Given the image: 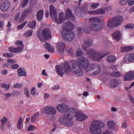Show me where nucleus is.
I'll use <instances>...</instances> for the list:
<instances>
[{"instance_id": "obj_1", "label": "nucleus", "mask_w": 134, "mask_h": 134, "mask_svg": "<svg viewBox=\"0 0 134 134\" xmlns=\"http://www.w3.org/2000/svg\"><path fill=\"white\" fill-rule=\"evenodd\" d=\"M76 118V120L79 121H83L88 118V116L77 111L75 108H69L65 114L59 119L60 122L64 126L69 127L74 125L72 120Z\"/></svg>"}, {"instance_id": "obj_2", "label": "nucleus", "mask_w": 134, "mask_h": 134, "mask_svg": "<svg viewBox=\"0 0 134 134\" xmlns=\"http://www.w3.org/2000/svg\"><path fill=\"white\" fill-rule=\"evenodd\" d=\"M82 48L84 51H86V54L87 57L95 61H100L102 58L107 55L96 51L92 48L88 49V47L84 45L82 46Z\"/></svg>"}, {"instance_id": "obj_3", "label": "nucleus", "mask_w": 134, "mask_h": 134, "mask_svg": "<svg viewBox=\"0 0 134 134\" xmlns=\"http://www.w3.org/2000/svg\"><path fill=\"white\" fill-rule=\"evenodd\" d=\"M105 123L103 122L97 120H94L91 122L89 130L91 133L94 134H100L102 132L101 129L105 126Z\"/></svg>"}, {"instance_id": "obj_4", "label": "nucleus", "mask_w": 134, "mask_h": 134, "mask_svg": "<svg viewBox=\"0 0 134 134\" xmlns=\"http://www.w3.org/2000/svg\"><path fill=\"white\" fill-rule=\"evenodd\" d=\"M123 21V18L121 16L116 15L109 18L107 21L108 26L111 29L117 27L119 26Z\"/></svg>"}, {"instance_id": "obj_5", "label": "nucleus", "mask_w": 134, "mask_h": 134, "mask_svg": "<svg viewBox=\"0 0 134 134\" xmlns=\"http://www.w3.org/2000/svg\"><path fill=\"white\" fill-rule=\"evenodd\" d=\"M89 20L91 22L90 25L91 30L95 31H98L101 30L102 20L97 17H92L90 18Z\"/></svg>"}, {"instance_id": "obj_6", "label": "nucleus", "mask_w": 134, "mask_h": 134, "mask_svg": "<svg viewBox=\"0 0 134 134\" xmlns=\"http://www.w3.org/2000/svg\"><path fill=\"white\" fill-rule=\"evenodd\" d=\"M55 69L57 73L59 76L62 77L64 72L67 74L70 72L71 70V67L68 63L65 62L60 66H56Z\"/></svg>"}, {"instance_id": "obj_7", "label": "nucleus", "mask_w": 134, "mask_h": 134, "mask_svg": "<svg viewBox=\"0 0 134 134\" xmlns=\"http://www.w3.org/2000/svg\"><path fill=\"white\" fill-rule=\"evenodd\" d=\"M75 62L84 69L87 73L90 68V64H89L88 60L87 58L83 57H80Z\"/></svg>"}, {"instance_id": "obj_8", "label": "nucleus", "mask_w": 134, "mask_h": 134, "mask_svg": "<svg viewBox=\"0 0 134 134\" xmlns=\"http://www.w3.org/2000/svg\"><path fill=\"white\" fill-rule=\"evenodd\" d=\"M89 69L87 74L91 76L99 74L101 69L99 65L96 64L90 65Z\"/></svg>"}, {"instance_id": "obj_9", "label": "nucleus", "mask_w": 134, "mask_h": 134, "mask_svg": "<svg viewBox=\"0 0 134 134\" xmlns=\"http://www.w3.org/2000/svg\"><path fill=\"white\" fill-rule=\"evenodd\" d=\"M43 113L48 114L50 119L53 120L54 118V115L56 114V109L52 107H45L43 109Z\"/></svg>"}, {"instance_id": "obj_10", "label": "nucleus", "mask_w": 134, "mask_h": 134, "mask_svg": "<svg viewBox=\"0 0 134 134\" xmlns=\"http://www.w3.org/2000/svg\"><path fill=\"white\" fill-rule=\"evenodd\" d=\"M37 36L40 40L42 41L43 38L47 40L51 38V32L49 29L45 28L43 30L42 32V35L38 31L37 34Z\"/></svg>"}, {"instance_id": "obj_11", "label": "nucleus", "mask_w": 134, "mask_h": 134, "mask_svg": "<svg viewBox=\"0 0 134 134\" xmlns=\"http://www.w3.org/2000/svg\"><path fill=\"white\" fill-rule=\"evenodd\" d=\"M72 69L75 74L78 76H81L83 74L81 67L75 62L72 64Z\"/></svg>"}, {"instance_id": "obj_12", "label": "nucleus", "mask_w": 134, "mask_h": 134, "mask_svg": "<svg viewBox=\"0 0 134 134\" xmlns=\"http://www.w3.org/2000/svg\"><path fill=\"white\" fill-rule=\"evenodd\" d=\"M64 39L68 41H71L73 40L74 37V33L71 31H66L65 34L62 35Z\"/></svg>"}, {"instance_id": "obj_13", "label": "nucleus", "mask_w": 134, "mask_h": 134, "mask_svg": "<svg viewBox=\"0 0 134 134\" xmlns=\"http://www.w3.org/2000/svg\"><path fill=\"white\" fill-rule=\"evenodd\" d=\"M55 17V19L53 20L59 24H61L67 19L64 15V13L63 12H61L59 14L58 19V18L57 15Z\"/></svg>"}, {"instance_id": "obj_14", "label": "nucleus", "mask_w": 134, "mask_h": 134, "mask_svg": "<svg viewBox=\"0 0 134 134\" xmlns=\"http://www.w3.org/2000/svg\"><path fill=\"white\" fill-rule=\"evenodd\" d=\"M69 106L64 103L61 104H58L57 105L56 109L60 113H63L67 111L69 109H68Z\"/></svg>"}, {"instance_id": "obj_15", "label": "nucleus", "mask_w": 134, "mask_h": 134, "mask_svg": "<svg viewBox=\"0 0 134 134\" xmlns=\"http://www.w3.org/2000/svg\"><path fill=\"white\" fill-rule=\"evenodd\" d=\"M62 29L65 31H71L74 27V25L69 21L65 22L63 24Z\"/></svg>"}, {"instance_id": "obj_16", "label": "nucleus", "mask_w": 134, "mask_h": 134, "mask_svg": "<svg viewBox=\"0 0 134 134\" xmlns=\"http://www.w3.org/2000/svg\"><path fill=\"white\" fill-rule=\"evenodd\" d=\"M134 61V54H130L125 56L123 59V62L125 63H129Z\"/></svg>"}, {"instance_id": "obj_17", "label": "nucleus", "mask_w": 134, "mask_h": 134, "mask_svg": "<svg viewBox=\"0 0 134 134\" xmlns=\"http://www.w3.org/2000/svg\"><path fill=\"white\" fill-rule=\"evenodd\" d=\"M65 47V44L62 42H58L57 44V50L59 53L61 54L64 53Z\"/></svg>"}, {"instance_id": "obj_18", "label": "nucleus", "mask_w": 134, "mask_h": 134, "mask_svg": "<svg viewBox=\"0 0 134 134\" xmlns=\"http://www.w3.org/2000/svg\"><path fill=\"white\" fill-rule=\"evenodd\" d=\"M10 5V3L8 1H4L1 5V10L3 12L7 11L9 9Z\"/></svg>"}, {"instance_id": "obj_19", "label": "nucleus", "mask_w": 134, "mask_h": 134, "mask_svg": "<svg viewBox=\"0 0 134 134\" xmlns=\"http://www.w3.org/2000/svg\"><path fill=\"white\" fill-rule=\"evenodd\" d=\"M65 16L67 18H69L72 20L75 19V18L72 13L71 10L69 8H67L65 11Z\"/></svg>"}, {"instance_id": "obj_20", "label": "nucleus", "mask_w": 134, "mask_h": 134, "mask_svg": "<svg viewBox=\"0 0 134 134\" xmlns=\"http://www.w3.org/2000/svg\"><path fill=\"white\" fill-rule=\"evenodd\" d=\"M50 14L52 19H54L55 17L56 16L57 14L56 10L53 5H51L49 7Z\"/></svg>"}, {"instance_id": "obj_21", "label": "nucleus", "mask_w": 134, "mask_h": 134, "mask_svg": "<svg viewBox=\"0 0 134 134\" xmlns=\"http://www.w3.org/2000/svg\"><path fill=\"white\" fill-rule=\"evenodd\" d=\"M119 84V82L117 80L115 79H113L110 81L109 86L110 87L113 88L117 87Z\"/></svg>"}, {"instance_id": "obj_22", "label": "nucleus", "mask_w": 134, "mask_h": 134, "mask_svg": "<svg viewBox=\"0 0 134 134\" xmlns=\"http://www.w3.org/2000/svg\"><path fill=\"white\" fill-rule=\"evenodd\" d=\"M120 32L118 30L115 31L113 34L112 36L113 38L116 40L119 41L120 39Z\"/></svg>"}, {"instance_id": "obj_23", "label": "nucleus", "mask_w": 134, "mask_h": 134, "mask_svg": "<svg viewBox=\"0 0 134 134\" xmlns=\"http://www.w3.org/2000/svg\"><path fill=\"white\" fill-rule=\"evenodd\" d=\"M134 48V47L131 46L122 47L121 48V51L122 52H127L132 50Z\"/></svg>"}, {"instance_id": "obj_24", "label": "nucleus", "mask_w": 134, "mask_h": 134, "mask_svg": "<svg viewBox=\"0 0 134 134\" xmlns=\"http://www.w3.org/2000/svg\"><path fill=\"white\" fill-rule=\"evenodd\" d=\"M125 78L127 80H130L134 79L132 71L127 72L125 75Z\"/></svg>"}, {"instance_id": "obj_25", "label": "nucleus", "mask_w": 134, "mask_h": 134, "mask_svg": "<svg viewBox=\"0 0 134 134\" xmlns=\"http://www.w3.org/2000/svg\"><path fill=\"white\" fill-rule=\"evenodd\" d=\"M44 46L45 49L49 52L52 53L54 52V49L52 46L49 44L46 43L44 45Z\"/></svg>"}, {"instance_id": "obj_26", "label": "nucleus", "mask_w": 134, "mask_h": 134, "mask_svg": "<svg viewBox=\"0 0 134 134\" xmlns=\"http://www.w3.org/2000/svg\"><path fill=\"white\" fill-rule=\"evenodd\" d=\"M43 14V12L42 10L38 11L37 13L36 16L37 19L39 21H41Z\"/></svg>"}, {"instance_id": "obj_27", "label": "nucleus", "mask_w": 134, "mask_h": 134, "mask_svg": "<svg viewBox=\"0 0 134 134\" xmlns=\"http://www.w3.org/2000/svg\"><path fill=\"white\" fill-rule=\"evenodd\" d=\"M36 21L33 20L28 22L27 26L31 29H34L36 27Z\"/></svg>"}, {"instance_id": "obj_28", "label": "nucleus", "mask_w": 134, "mask_h": 134, "mask_svg": "<svg viewBox=\"0 0 134 134\" xmlns=\"http://www.w3.org/2000/svg\"><path fill=\"white\" fill-rule=\"evenodd\" d=\"M88 4L85 2L81 8V10L83 13H87L88 11Z\"/></svg>"}, {"instance_id": "obj_29", "label": "nucleus", "mask_w": 134, "mask_h": 134, "mask_svg": "<svg viewBox=\"0 0 134 134\" xmlns=\"http://www.w3.org/2000/svg\"><path fill=\"white\" fill-rule=\"evenodd\" d=\"M116 58L114 55H111L108 56L107 58V62L109 63L115 62L116 60Z\"/></svg>"}, {"instance_id": "obj_30", "label": "nucleus", "mask_w": 134, "mask_h": 134, "mask_svg": "<svg viewBox=\"0 0 134 134\" xmlns=\"http://www.w3.org/2000/svg\"><path fill=\"white\" fill-rule=\"evenodd\" d=\"M8 119L4 117L1 120V124L0 125V127L2 129H3L4 127V125L8 121Z\"/></svg>"}, {"instance_id": "obj_31", "label": "nucleus", "mask_w": 134, "mask_h": 134, "mask_svg": "<svg viewBox=\"0 0 134 134\" xmlns=\"http://www.w3.org/2000/svg\"><path fill=\"white\" fill-rule=\"evenodd\" d=\"M22 118L20 117L17 123V127L19 129H21L22 128V125L23 124Z\"/></svg>"}, {"instance_id": "obj_32", "label": "nucleus", "mask_w": 134, "mask_h": 134, "mask_svg": "<svg viewBox=\"0 0 134 134\" xmlns=\"http://www.w3.org/2000/svg\"><path fill=\"white\" fill-rule=\"evenodd\" d=\"M83 54V52L82 49L80 48H78L76 49V55L78 57L82 56Z\"/></svg>"}, {"instance_id": "obj_33", "label": "nucleus", "mask_w": 134, "mask_h": 134, "mask_svg": "<svg viewBox=\"0 0 134 134\" xmlns=\"http://www.w3.org/2000/svg\"><path fill=\"white\" fill-rule=\"evenodd\" d=\"M107 124L108 126V129L111 131V129L114 128V122L113 121H109L107 122Z\"/></svg>"}, {"instance_id": "obj_34", "label": "nucleus", "mask_w": 134, "mask_h": 134, "mask_svg": "<svg viewBox=\"0 0 134 134\" xmlns=\"http://www.w3.org/2000/svg\"><path fill=\"white\" fill-rule=\"evenodd\" d=\"M32 10L33 9L31 7L27 8L23 12V14H24L26 16L28 14L31 13Z\"/></svg>"}, {"instance_id": "obj_35", "label": "nucleus", "mask_w": 134, "mask_h": 134, "mask_svg": "<svg viewBox=\"0 0 134 134\" xmlns=\"http://www.w3.org/2000/svg\"><path fill=\"white\" fill-rule=\"evenodd\" d=\"M33 32V30H28L24 34V35L27 37H30L32 35Z\"/></svg>"}, {"instance_id": "obj_36", "label": "nucleus", "mask_w": 134, "mask_h": 134, "mask_svg": "<svg viewBox=\"0 0 134 134\" xmlns=\"http://www.w3.org/2000/svg\"><path fill=\"white\" fill-rule=\"evenodd\" d=\"M83 42L85 44L88 46H91L93 44V41L91 39L85 40Z\"/></svg>"}, {"instance_id": "obj_37", "label": "nucleus", "mask_w": 134, "mask_h": 134, "mask_svg": "<svg viewBox=\"0 0 134 134\" xmlns=\"http://www.w3.org/2000/svg\"><path fill=\"white\" fill-rule=\"evenodd\" d=\"M40 114L39 112H37L35 113L31 117V121L32 122H34L36 119L38 117Z\"/></svg>"}, {"instance_id": "obj_38", "label": "nucleus", "mask_w": 134, "mask_h": 134, "mask_svg": "<svg viewBox=\"0 0 134 134\" xmlns=\"http://www.w3.org/2000/svg\"><path fill=\"white\" fill-rule=\"evenodd\" d=\"M24 46H19L17 48H15V53H17L21 52L23 49Z\"/></svg>"}, {"instance_id": "obj_39", "label": "nucleus", "mask_w": 134, "mask_h": 134, "mask_svg": "<svg viewBox=\"0 0 134 134\" xmlns=\"http://www.w3.org/2000/svg\"><path fill=\"white\" fill-rule=\"evenodd\" d=\"M24 93L27 98H29L30 97V91H29V90L27 88L25 87L24 88Z\"/></svg>"}, {"instance_id": "obj_40", "label": "nucleus", "mask_w": 134, "mask_h": 134, "mask_svg": "<svg viewBox=\"0 0 134 134\" xmlns=\"http://www.w3.org/2000/svg\"><path fill=\"white\" fill-rule=\"evenodd\" d=\"M125 27L126 29H133L134 28V24L132 23L126 25Z\"/></svg>"}, {"instance_id": "obj_41", "label": "nucleus", "mask_w": 134, "mask_h": 134, "mask_svg": "<svg viewBox=\"0 0 134 134\" xmlns=\"http://www.w3.org/2000/svg\"><path fill=\"white\" fill-rule=\"evenodd\" d=\"M1 87L4 89L5 90H9L10 87L9 85H6L5 83H2L1 84Z\"/></svg>"}, {"instance_id": "obj_42", "label": "nucleus", "mask_w": 134, "mask_h": 134, "mask_svg": "<svg viewBox=\"0 0 134 134\" xmlns=\"http://www.w3.org/2000/svg\"><path fill=\"white\" fill-rule=\"evenodd\" d=\"M120 73L118 71L114 72L110 74L111 76L115 77L119 76L120 75Z\"/></svg>"}, {"instance_id": "obj_43", "label": "nucleus", "mask_w": 134, "mask_h": 134, "mask_svg": "<svg viewBox=\"0 0 134 134\" xmlns=\"http://www.w3.org/2000/svg\"><path fill=\"white\" fill-rule=\"evenodd\" d=\"M111 131L108 129H106L103 130L102 134H111Z\"/></svg>"}, {"instance_id": "obj_44", "label": "nucleus", "mask_w": 134, "mask_h": 134, "mask_svg": "<svg viewBox=\"0 0 134 134\" xmlns=\"http://www.w3.org/2000/svg\"><path fill=\"white\" fill-rule=\"evenodd\" d=\"M29 0H23L22 2L21 5L22 7H25L28 3Z\"/></svg>"}, {"instance_id": "obj_45", "label": "nucleus", "mask_w": 134, "mask_h": 134, "mask_svg": "<svg viewBox=\"0 0 134 134\" xmlns=\"http://www.w3.org/2000/svg\"><path fill=\"white\" fill-rule=\"evenodd\" d=\"M96 14H105V12L103 9H99L96 10Z\"/></svg>"}, {"instance_id": "obj_46", "label": "nucleus", "mask_w": 134, "mask_h": 134, "mask_svg": "<svg viewBox=\"0 0 134 134\" xmlns=\"http://www.w3.org/2000/svg\"><path fill=\"white\" fill-rule=\"evenodd\" d=\"M129 0H120L119 3L122 5H124L127 4Z\"/></svg>"}, {"instance_id": "obj_47", "label": "nucleus", "mask_w": 134, "mask_h": 134, "mask_svg": "<svg viewBox=\"0 0 134 134\" xmlns=\"http://www.w3.org/2000/svg\"><path fill=\"white\" fill-rule=\"evenodd\" d=\"M35 127L32 125H30L27 129L28 131H32L35 129Z\"/></svg>"}, {"instance_id": "obj_48", "label": "nucleus", "mask_w": 134, "mask_h": 134, "mask_svg": "<svg viewBox=\"0 0 134 134\" xmlns=\"http://www.w3.org/2000/svg\"><path fill=\"white\" fill-rule=\"evenodd\" d=\"M99 5L98 3H93L90 5L91 7L93 9H95Z\"/></svg>"}, {"instance_id": "obj_49", "label": "nucleus", "mask_w": 134, "mask_h": 134, "mask_svg": "<svg viewBox=\"0 0 134 134\" xmlns=\"http://www.w3.org/2000/svg\"><path fill=\"white\" fill-rule=\"evenodd\" d=\"M26 16L24 14H23V13L22 12L20 18L19 19V21L20 22H23L24 19L25 17Z\"/></svg>"}, {"instance_id": "obj_50", "label": "nucleus", "mask_w": 134, "mask_h": 134, "mask_svg": "<svg viewBox=\"0 0 134 134\" xmlns=\"http://www.w3.org/2000/svg\"><path fill=\"white\" fill-rule=\"evenodd\" d=\"M75 12L76 14L78 15V14H80L82 12L81 10V8L78 7L75 9Z\"/></svg>"}, {"instance_id": "obj_51", "label": "nucleus", "mask_w": 134, "mask_h": 134, "mask_svg": "<svg viewBox=\"0 0 134 134\" xmlns=\"http://www.w3.org/2000/svg\"><path fill=\"white\" fill-rule=\"evenodd\" d=\"M127 121L125 120L124 121L121 125V128L122 129H126L127 127V125L126 124Z\"/></svg>"}, {"instance_id": "obj_52", "label": "nucleus", "mask_w": 134, "mask_h": 134, "mask_svg": "<svg viewBox=\"0 0 134 134\" xmlns=\"http://www.w3.org/2000/svg\"><path fill=\"white\" fill-rule=\"evenodd\" d=\"M23 86L22 84L19 83H17L14 85V87L15 88H19Z\"/></svg>"}, {"instance_id": "obj_53", "label": "nucleus", "mask_w": 134, "mask_h": 134, "mask_svg": "<svg viewBox=\"0 0 134 134\" xmlns=\"http://www.w3.org/2000/svg\"><path fill=\"white\" fill-rule=\"evenodd\" d=\"M110 69L112 71H115L117 70V66L114 65H111L110 67Z\"/></svg>"}, {"instance_id": "obj_54", "label": "nucleus", "mask_w": 134, "mask_h": 134, "mask_svg": "<svg viewBox=\"0 0 134 134\" xmlns=\"http://www.w3.org/2000/svg\"><path fill=\"white\" fill-rule=\"evenodd\" d=\"M113 8V6L112 5H108L106 8V9L108 11L111 10Z\"/></svg>"}, {"instance_id": "obj_55", "label": "nucleus", "mask_w": 134, "mask_h": 134, "mask_svg": "<svg viewBox=\"0 0 134 134\" xmlns=\"http://www.w3.org/2000/svg\"><path fill=\"white\" fill-rule=\"evenodd\" d=\"M15 44L17 45H22L23 46V41H20L17 40L14 42Z\"/></svg>"}, {"instance_id": "obj_56", "label": "nucleus", "mask_w": 134, "mask_h": 134, "mask_svg": "<svg viewBox=\"0 0 134 134\" xmlns=\"http://www.w3.org/2000/svg\"><path fill=\"white\" fill-rule=\"evenodd\" d=\"M26 23L27 21L25 22L23 24L18 26V29H22L24 27V26L26 25Z\"/></svg>"}, {"instance_id": "obj_57", "label": "nucleus", "mask_w": 134, "mask_h": 134, "mask_svg": "<svg viewBox=\"0 0 134 134\" xmlns=\"http://www.w3.org/2000/svg\"><path fill=\"white\" fill-rule=\"evenodd\" d=\"M3 56L7 58H10L13 57V54L11 53L4 54H3Z\"/></svg>"}, {"instance_id": "obj_58", "label": "nucleus", "mask_w": 134, "mask_h": 134, "mask_svg": "<svg viewBox=\"0 0 134 134\" xmlns=\"http://www.w3.org/2000/svg\"><path fill=\"white\" fill-rule=\"evenodd\" d=\"M18 74V76L19 77H21L22 76H26V72L23 71V72H21L20 73H19Z\"/></svg>"}, {"instance_id": "obj_59", "label": "nucleus", "mask_w": 134, "mask_h": 134, "mask_svg": "<svg viewBox=\"0 0 134 134\" xmlns=\"http://www.w3.org/2000/svg\"><path fill=\"white\" fill-rule=\"evenodd\" d=\"M77 30L78 33L79 34L82 33L84 31V29L83 28L79 27L77 28Z\"/></svg>"}, {"instance_id": "obj_60", "label": "nucleus", "mask_w": 134, "mask_h": 134, "mask_svg": "<svg viewBox=\"0 0 134 134\" xmlns=\"http://www.w3.org/2000/svg\"><path fill=\"white\" fill-rule=\"evenodd\" d=\"M7 61L8 62L11 63L12 64L16 63V60H13L11 59H8L7 60Z\"/></svg>"}, {"instance_id": "obj_61", "label": "nucleus", "mask_w": 134, "mask_h": 134, "mask_svg": "<svg viewBox=\"0 0 134 134\" xmlns=\"http://www.w3.org/2000/svg\"><path fill=\"white\" fill-rule=\"evenodd\" d=\"M19 67V65L17 64H15L12 65L11 66V68L12 69H17Z\"/></svg>"}, {"instance_id": "obj_62", "label": "nucleus", "mask_w": 134, "mask_h": 134, "mask_svg": "<svg viewBox=\"0 0 134 134\" xmlns=\"http://www.w3.org/2000/svg\"><path fill=\"white\" fill-rule=\"evenodd\" d=\"M9 51L10 53H15V48L13 47H10L9 48Z\"/></svg>"}, {"instance_id": "obj_63", "label": "nucleus", "mask_w": 134, "mask_h": 134, "mask_svg": "<svg viewBox=\"0 0 134 134\" xmlns=\"http://www.w3.org/2000/svg\"><path fill=\"white\" fill-rule=\"evenodd\" d=\"M68 53L71 55H73L74 53V51L72 48H70L68 51Z\"/></svg>"}, {"instance_id": "obj_64", "label": "nucleus", "mask_w": 134, "mask_h": 134, "mask_svg": "<svg viewBox=\"0 0 134 134\" xmlns=\"http://www.w3.org/2000/svg\"><path fill=\"white\" fill-rule=\"evenodd\" d=\"M134 4V0H129L128 5L129 6H131Z\"/></svg>"}]
</instances>
